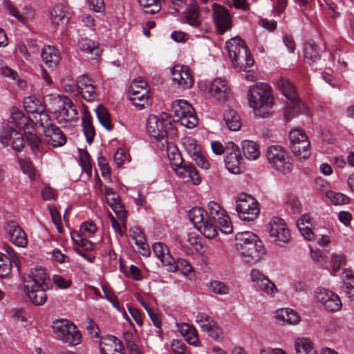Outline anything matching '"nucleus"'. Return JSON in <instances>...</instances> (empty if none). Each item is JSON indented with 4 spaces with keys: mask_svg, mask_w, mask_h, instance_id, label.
<instances>
[{
    "mask_svg": "<svg viewBox=\"0 0 354 354\" xmlns=\"http://www.w3.org/2000/svg\"><path fill=\"white\" fill-rule=\"evenodd\" d=\"M187 150L198 167L203 169H208L209 168V161L203 154L201 147L196 145L194 140H189Z\"/></svg>",
    "mask_w": 354,
    "mask_h": 354,
    "instance_id": "c756f323",
    "label": "nucleus"
},
{
    "mask_svg": "<svg viewBox=\"0 0 354 354\" xmlns=\"http://www.w3.org/2000/svg\"><path fill=\"white\" fill-rule=\"evenodd\" d=\"M346 280L342 286L343 292L351 300L354 301V277L346 274Z\"/></svg>",
    "mask_w": 354,
    "mask_h": 354,
    "instance_id": "bf43d9fd",
    "label": "nucleus"
},
{
    "mask_svg": "<svg viewBox=\"0 0 354 354\" xmlns=\"http://www.w3.org/2000/svg\"><path fill=\"white\" fill-rule=\"evenodd\" d=\"M206 216L207 221L215 227V223L221 217L223 216L225 211L216 202L211 201L208 203V212Z\"/></svg>",
    "mask_w": 354,
    "mask_h": 354,
    "instance_id": "c9c22d12",
    "label": "nucleus"
},
{
    "mask_svg": "<svg viewBox=\"0 0 354 354\" xmlns=\"http://www.w3.org/2000/svg\"><path fill=\"white\" fill-rule=\"evenodd\" d=\"M173 124L171 115L167 113H162L158 117L150 115L147 122V131L148 134L158 142H162V147L167 144V134L172 130Z\"/></svg>",
    "mask_w": 354,
    "mask_h": 354,
    "instance_id": "20e7f679",
    "label": "nucleus"
},
{
    "mask_svg": "<svg viewBox=\"0 0 354 354\" xmlns=\"http://www.w3.org/2000/svg\"><path fill=\"white\" fill-rule=\"evenodd\" d=\"M52 328L57 338L68 345H77L81 342L82 335L76 326L67 319L53 322Z\"/></svg>",
    "mask_w": 354,
    "mask_h": 354,
    "instance_id": "423d86ee",
    "label": "nucleus"
},
{
    "mask_svg": "<svg viewBox=\"0 0 354 354\" xmlns=\"http://www.w3.org/2000/svg\"><path fill=\"white\" fill-rule=\"evenodd\" d=\"M144 12L147 14L154 15L158 13L161 9L160 1L159 0H148L145 4H140Z\"/></svg>",
    "mask_w": 354,
    "mask_h": 354,
    "instance_id": "4d7b16f0",
    "label": "nucleus"
},
{
    "mask_svg": "<svg viewBox=\"0 0 354 354\" xmlns=\"http://www.w3.org/2000/svg\"><path fill=\"white\" fill-rule=\"evenodd\" d=\"M290 148L292 151H299V145L303 140H308L306 134L300 128L292 129L289 133Z\"/></svg>",
    "mask_w": 354,
    "mask_h": 354,
    "instance_id": "58836bf2",
    "label": "nucleus"
},
{
    "mask_svg": "<svg viewBox=\"0 0 354 354\" xmlns=\"http://www.w3.org/2000/svg\"><path fill=\"white\" fill-rule=\"evenodd\" d=\"M171 347V354H191L187 351L186 344L178 339H173Z\"/></svg>",
    "mask_w": 354,
    "mask_h": 354,
    "instance_id": "680f3d73",
    "label": "nucleus"
},
{
    "mask_svg": "<svg viewBox=\"0 0 354 354\" xmlns=\"http://www.w3.org/2000/svg\"><path fill=\"white\" fill-rule=\"evenodd\" d=\"M326 6L328 9V14L334 19L339 15V8L337 4L333 0H324Z\"/></svg>",
    "mask_w": 354,
    "mask_h": 354,
    "instance_id": "0e129e2a",
    "label": "nucleus"
},
{
    "mask_svg": "<svg viewBox=\"0 0 354 354\" xmlns=\"http://www.w3.org/2000/svg\"><path fill=\"white\" fill-rule=\"evenodd\" d=\"M236 248L237 250L249 243L259 241L258 236L250 231L241 232L236 234Z\"/></svg>",
    "mask_w": 354,
    "mask_h": 354,
    "instance_id": "4c0bfd02",
    "label": "nucleus"
},
{
    "mask_svg": "<svg viewBox=\"0 0 354 354\" xmlns=\"http://www.w3.org/2000/svg\"><path fill=\"white\" fill-rule=\"evenodd\" d=\"M9 123L14 124L17 128L23 129L28 124L29 118L21 111L13 109Z\"/></svg>",
    "mask_w": 354,
    "mask_h": 354,
    "instance_id": "a18cd8bd",
    "label": "nucleus"
},
{
    "mask_svg": "<svg viewBox=\"0 0 354 354\" xmlns=\"http://www.w3.org/2000/svg\"><path fill=\"white\" fill-rule=\"evenodd\" d=\"M304 57L309 64H313L319 58V50L316 44L307 42L304 46Z\"/></svg>",
    "mask_w": 354,
    "mask_h": 354,
    "instance_id": "c03bdc74",
    "label": "nucleus"
},
{
    "mask_svg": "<svg viewBox=\"0 0 354 354\" xmlns=\"http://www.w3.org/2000/svg\"><path fill=\"white\" fill-rule=\"evenodd\" d=\"M277 317L288 324H297L301 321L299 313L290 308H281L277 311Z\"/></svg>",
    "mask_w": 354,
    "mask_h": 354,
    "instance_id": "e433bc0d",
    "label": "nucleus"
},
{
    "mask_svg": "<svg viewBox=\"0 0 354 354\" xmlns=\"http://www.w3.org/2000/svg\"><path fill=\"white\" fill-rule=\"evenodd\" d=\"M77 88L78 93L81 95L82 98L86 101H88L87 97L88 96V77L87 75H82L78 77L77 81Z\"/></svg>",
    "mask_w": 354,
    "mask_h": 354,
    "instance_id": "603ef678",
    "label": "nucleus"
},
{
    "mask_svg": "<svg viewBox=\"0 0 354 354\" xmlns=\"http://www.w3.org/2000/svg\"><path fill=\"white\" fill-rule=\"evenodd\" d=\"M3 250L5 253L0 252V277H5L10 274L12 264L17 268L19 267L18 255L14 249L6 243L3 246Z\"/></svg>",
    "mask_w": 354,
    "mask_h": 354,
    "instance_id": "f3484780",
    "label": "nucleus"
},
{
    "mask_svg": "<svg viewBox=\"0 0 354 354\" xmlns=\"http://www.w3.org/2000/svg\"><path fill=\"white\" fill-rule=\"evenodd\" d=\"M71 238L75 244V251L86 260H88V250L86 247L88 238V221L84 222L79 231L71 232Z\"/></svg>",
    "mask_w": 354,
    "mask_h": 354,
    "instance_id": "2eb2a0df",
    "label": "nucleus"
},
{
    "mask_svg": "<svg viewBox=\"0 0 354 354\" xmlns=\"http://www.w3.org/2000/svg\"><path fill=\"white\" fill-rule=\"evenodd\" d=\"M41 57L44 63L50 68H56L61 60L59 50L53 46H44L41 52Z\"/></svg>",
    "mask_w": 354,
    "mask_h": 354,
    "instance_id": "cd10ccee",
    "label": "nucleus"
},
{
    "mask_svg": "<svg viewBox=\"0 0 354 354\" xmlns=\"http://www.w3.org/2000/svg\"><path fill=\"white\" fill-rule=\"evenodd\" d=\"M299 145V151H292L299 159H307L310 155V144L309 140H303Z\"/></svg>",
    "mask_w": 354,
    "mask_h": 354,
    "instance_id": "5fc2aeb1",
    "label": "nucleus"
},
{
    "mask_svg": "<svg viewBox=\"0 0 354 354\" xmlns=\"http://www.w3.org/2000/svg\"><path fill=\"white\" fill-rule=\"evenodd\" d=\"M4 230L9 241L17 247L25 248L28 244L26 234L14 221L6 223Z\"/></svg>",
    "mask_w": 354,
    "mask_h": 354,
    "instance_id": "6ab92c4d",
    "label": "nucleus"
},
{
    "mask_svg": "<svg viewBox=\"0 0 354 354\" xmlns=\"http://www.w3.org/2000/svg\"><path fill=\"white\" fill-rule=\"evenodd\" d=\"M317 301L324 306V309L330 313L339 311L342 306L340 297L335 292L323 288L317 292Z\"/></svg>",
    "mask_w": 354,
    "mask_h": 354,
    "instance_id": "dca6fc26",
    "label": "nucleus"
},
{
    "mask_svg": "<svg viewBox=\"0 0 354 354\" xmlns=\"http://www.w3.org/2000/svg\"><path fill=\"white\" fill-rule=\"evenodd\" d=\"M287 205L293 214H298L301 211V203L295 197H290L287 202Z\"/></svg>",
    "mask_w": 354,
    "mask_h": 354,
    "instance_id": "338daca9",
    "label": "nucleus"
},
{
    "mask_svg": "<svg viewBox=\"0 0 354 354\" xmlns=\"http://www.w3.org/2000/svg\"><path fill=\"white\" fill-rule=\"evenodd\" d=\"M50 216L52 218V221L55 225L57 227V230L59 233L62 232V221H61V217L59 215V213L57 212L56 208L54 207H50L49 208Z\"/></svg>",
    "mask_w": 354,
    "mask_h": 354,
    "instance_id": "69168bd1",
    "label": "nucleus"
},
{
    "mask_svg": "<svg viewBox=\"0 0 354 354\" xmlns=\"http://www.w3.org/2000/svg\"><path fill=\"white\" fill-rule=\"evenodd\" d=\"M167 270L170 272L180 271L184 274H187L193 271V267L189 261L184 259L178 258L175 260L172 257V261L167 262Z\"/></svg>",
    "mask_w": 354,
    "mask_h": 354,
    "instance_id": "473e14b6",
    "label": "nucleus"
},
{
    "mask_svg": "<svg viewBox=\"0 0 354 354\" xmlns=\"http://www.w3.org/2000/svg\"><path fill=\"white\" fill-rule=\"evenodd\" d=\"M225 164L227 170L234 174H239L244 171L243 158L239 147L232 142L226 145V156Z\"/></svg>",
    "mask_w": 354,
    "mask_h": 354,
    "instance_id": "f8f14e48",
    "label": "nucleus"
},
{
    "mask_svg": "<svg viewBox=\"0 0 354 354\" xmlns=\"http://www.w3.org/2000/svg\"><path fill=\"white\" fill-rule=\"evenodd\" d=\"M128 95L129 99L139 109H144L151 103L148 84L142 77H138L132 82Z\"/></svg>",
    "mask_w": 354,
    "mask_h": 354,
    "instance_id": "6e6552de",
    "label": "nucleus"
},
{
    "mask_svg": "<svg viewBox=\"0 0 354 354\" xmlns=\"http://www.w3.org/2000/svg\"><path fill=\"white\" fill-rule=\"evenodd\" d=\"M185 339L190 344L196 345L198 342L196 330L189 324H183L179 328Z\"/></svg>",
    "mask_w": 354,
    "mask_h": 354,
    "instance_id": "49530a36",
    "label": "nucleus"
},
{
    "mask_svg": "<svg viewBox=\"0 0 354 354\" xmlns=\"http://www.w3.org/2000/svg\"><path fill=\"white\" fill-rule=\"evenodd\" d=\"M277 86L286 98L291 103V106H287L286 109V114L288 120L295 116L293 113L294 111L297 114L307 113L308 109L306 106L300 100L295 91L294 85L289 80L280 77L277 81Z\"/></svg>",
    "mask_w": 354,
    "mask_h": 354,
    "instance_id": "39448f33",
    "label": "nucleus"
},
{
    "mask_svg": "<svg viewBox=\"0 0 354 354\" xmlns=\"http://www.w3.org/2000/svg\"><path fill=\"white\" fill-rule=\"evenodd\" d=\"M27 144L30 146L32 153L38 156L41 154L43 151V144L41 139L34 133H26Z\"/></svg>",
    "mask_w": 354,
    "mask_h": 354,
    "instance_id": "37998d69",
    "label": "nucleus"
},
{
    "mask_svg": "<svg viewBox=\"0 0 354 354\" xmlns=\"http://www.w3.org/2000/svg\"><path fill=\"white\" fill-rule=\"evenodd\" d=\"M228 55L234 67L239 71H245L254 64L249 49L239 37H235L226 42Z\"/></svg>",
    "mask_w": 354,
    "mask_h": 354,
    "instance_id": "7ed1b4c3",
    "label": "nucleus"
},
{
    "mask_svg": "<svg viewBox=\"0 0 354 354\" xmlns=\"http://www.w3.org/2000/svg\"><path fill=\"white\" fill-rule=\"evenodd\" d=\"M223 119L225 124L230 131H238L241 129V118L236 111L227 109L223 113Z\"/></svg>",
    "mask_w": 354,
    "mask_h": 354,
    "instance_id": "72a5a7b5",
    "label": "nucleus"
},
{
    "mask_svg": "<svg viewBox=\"0 0 354 354\" xmlns=\"http://www.w3.org/2000/svg\"><path fill=\"white\" fill-rule=\"evenodd\" d=\"M47 279V274L44 269L35 268L31 271L30 274L24 277L23 286H26V290H29L30 288H32L33 286L36 288H44V286H48L46 283Z\"/></svg>",
    "mask_w": 354,
    "mask_h": 354,
    "instance_id": "393cba45",
    "label": "nucleus"
},
{
    "mask_svg": "<svg viewBox=\"0 0 354 354\" xmlns=\"http://www.w3.org/2000/svg\"><path fill=\"white\" fill-rule=\"evenodd\" d=\"M153 250L165 266H167V262L172 261V257L169 253L168 247L165 244L161 242L155 243L153 245Z\"/></svg>",
    "mask_w": 354,
    "mask_h": 354,
    "instance_id": "a19ab883",
    "label": "nucleus"
},
{
    "mask_svg": "<svg viewBox=\"0 0 354 354\" xmlns=\"http://www.w3.org/2000/svg\"><path fill=\"white\" fill-rule=\"evenodd\" d=\"M326 196L334 205L347 204L350 201L349 197L346 195L333 191H328Z\"/></svg>",
    "mask_w": 354,
    "mask_h": 354,
    "instance_id": "3c124183",
    "label": "nucleus"
},
{
    "mask_svg": "<svg viewBox=\"0 0 354 354\" xmlns=\"http://www.w3.org/2000/svg\"><path fill=\"white\" fill-rule=\"evenodd\" d=\"M196 321L199 324L201 328L206 331L215 323V322L208 315L199 313L196 316Z\"/></svg>",
    "mask_w": 354,
    "mask_h": 354,
    "instance_id": "6e6d98bb",
    "label": "nucleus"
},
{
    "mask_svg": "<svg viewBox=\"0 0 354 354\" xmlns=\"http://www.w3.org/2000/svg\"><path fill=\"white\" fill-rule=\"evenodd\" d=\"M3 6L10 15L24 24L32 21L35 17V10L30 6H25L21 11H19L11 1L4 0Z\"/></svg>",
    "mask_w": 354,
    "mask_h": 354,
    "instance_id": "4be33fe9",
    "label": "nucleus"
},
{
    "mask_svg": "<svg viewBox=\"0 0 354 354\" xmlns=\"http://www.w3.org/2000/svg\"><path fill=\"white\" fill-rule=\"evenodd\" d=\"M106 201L118 218L124 225L127 219V214L120 196L117 194H113L111 197H107Z\"/></svg>",
    "mask_w": 354,
    "mask_h": 354,
    "instance_id": "2f4dec72",
    "label": "nucleus"
},
{
    "mask_svg": "<svg viewBox=\"0 0 354 354\" xmlns=\"http://www.w3.org/2000/svg\"><path fill=\"white\" fill-rule=\"evenodd\" d=\"M267 231L273 241L279 244L287 243L291 238L290 232L285 221L279 217H274L266 225Z\"/></svg>",
    "mask_w": 354,
    "mask_h": 354,
    "instance_id": "ddd939ff",
    "label": "nucleus"
},
{
    "mask_svg": "<svg viewBox=\"0 0 354 354\" xmlns=\"http://www.w3.org/2000/svg\"><path fill=\"white\" fill-rule=\"evenodd\" d=\"M248 100L256 116L268 118L272 115L274 98L272 88L268 84L261 82L250 87Z\"/></svg>",
    "mask_w": 354,
    "mask_h": 354,
    "instance_id": "f257e3e1",
    "label": "nucleus"
},
{
    "mask_svg": "<svg viewBox=\"0 0 354 354\" xmlns=\"http://www.w3.org/2000/svg\"><path fill=\"white\" fill-rule=\"evenodd\" d=\"M0 142L3 147L10 146L17 152H20L24 147L22 134L10 125L0 131Z\"/></svg>",
    "mask_w": 354,
    "mask_h": 354,
    "instance_id": "4468645a",
    "label": "nucleus"
},
{
    "mask_svg": "<svg viewBox=\"0 0 354 354\" xmlns=\"http://www.w3.org/2000/svg\"><path fill=\"white\" fill-rule=\"evenodd\" d=\"M95 113L100 124L106 129L111 130L113 127L108 111L102 105H99L95 109Z\"/></svg>",
    "mask_w": 354,
    "mask_h": 354,
    "instance_id": "de8ad7c7",
    "label": "nucleus"
},
{
    "mask_svg": "<svg viewBox=\"0 0 354 354\" xmlns=\"http://www.w3.org/2000/svg\"><path fill=\"white\" fill-rule=\"evenodd\" d=\"M172 80L183 89H188L194 84V77L187 66L176 65L171 70Z\"/></svg>",
    "mask_w": 354,
    "mask_h": 354,
    "instance_id": "aec40b11",
    "label": "nucleus"
},
{
    "mask_svg": "<svg viewBox=\"0 0 354 354\" xmlns=\"http://www.w3.org/2000/svg\"><path fill=\"white\" fill-rule=\"evenodd\" d=\"M186 22L193 26L198 27L201 24L200 10L196 1H192L184 12Z\"/></svg>",
    "mask_w": 354,
    "mask_h": 354,
    "instance_id": "7c9ffc66",
    "label": "nucleus"
},
{
    "mask_svg": "<svg viewBox=\"0 0 354 354\" xmlns=\"http://www.w3.org/2000/svg\"><path fill=\"white\" fill-rule=\"evenodd\" d=\"M242 150L245 157L250 160L258 159L261 155L259 145L252 140L242 142Z\"/></svg>",
    "mask_w": 354,
    "mask_h": 354,
    "instance_id": "f704fd0d",
    "label": "nucleus"
},
{
    "mask_svg": "<svg viewBox=\"0 0 354 354\" xmlns=\"http://www.w3.org/2000/svg\"><path fill=\"white\" fill-rule=\"evenodd\" d=\"M238 252L247 263L251 264L260 261L265 254L263 243L260 240L243 246Z\"/></svg>",
    "mask_w": 354,
    "mask_h": 354,
    "instance_id": "412c9836",
    "label": "nucleus"
},
{
    "mask_svg": "<svg viewBox=\"0 0 354 354\" xmlns=\"http://www.w3.org/2000/svg\"><path fill=\"white\" fill-rule=\"evenodd\" d=\"M208 288L210 292L217 295H224L230 292V288L225 283L218 280L211 281Z\"/></svg>",
    "mask_w": 354,
    "mask_h": 354,
    "instance_id": "8fccbe9b",
    "label": "nucleus"
},
{
    "mask_svg": "<svg viewBox=\"0 0 354 354\" xmlns=\"http://www.w3.org/2000/svg\"><path fill=\"white\" fill-rule=\"evenodd\" d=\"M209 329L206 330L209 336L216 340H218L223 337L222 329L215 322Z\"/></svg>",
    "mask_w": 354,
    "mask_h": 354,
    "instance_id": "774afa93",
    "label": "nucleus"
},
{
    "mask_svg": "<svg viewBox=\"0 0 354 354\" xmlns=\"http://www.w3.org/2000/svg\"><path fill=\"white\" fill-rule=\"evenodd\" d=\"M346 263V257L344 254H333L331 257V264L333 270L337 271L341 266H345Z\"/></svg>",
    "mask_w": 354,
    "mask_h": 354,
    "instance_id": "e2e57ef3",
    "label": "nucleus"
},
{
    "mask_svg": "<svg viewBox=\"0 0 354 354\" xmlns=\"http://www.w3.org/2000/svg\"><path fill=\"white\" fill-rule=\"evenodd\" d=\"M209 93L211 96L217 100L224 101L230 95V89L225 80L221 78H216L211 83Z\"/></svg>",
    "mask_w": 354,
    "mask_h": 354,
    "instance_id": "a878e982",
    "label": "nucleus"
},
{
    "mask_svg": "<svg viewBox=\"0 0 354 354\" xmlns=\"http://www.w3.org/2000/svg\"><path fill=\"white\" fill-rule=\"evenodd\" d=\"M250 278L252 281L256 283L259 290L269 295H274L278 292L275 284L259 270L255 269L252 270Z\"/></svg>",
    "mask_w": 354,
    "mask_h": 354,
    "instance_id": "5701e85b",
    "label": "nucleus"
},
{
    "mask_svg": "<svg viewBox=\"0 0 354 354\" xmlns=\"http://www.w3.org/2000/svg\"><path fill=\"white\" fill-rule=\"evenodd\" d=\"M213 19L220 35L232 28V19L228 10L217 3L213 4Z\"/></svg>",
    "mask_w": 354,
    "mask_h": 354,
    "instance_id": "a211bd4d",
    "label": "nucleus"
},
{
    "mask_svg": "<svg viewBox=\"0 0 354 354\" xmlns=\"http://www.w3.org/2000/svg\"><path fill=\"white\" fill-rule=\"evenodd\" d=\"M78 161L82 171L88 176V153L86 149L78 148Z\"/></svg>",
    "mask_w": 354,
    "mask_h": 354,
    "instance_id": "13d9d810",
    "label": "nucleus"
},
{
    "mask_svg": "<svg viewBox=\"0 0 354 354\" xmlns=\"http://www.w3.org/2000/svg\"><path fill=\"white\" fill-rule=\"evenodd\" d=\"M207 212L200 207H193L188 213L190 221L206 238L212 239L216 237L218 232L210 225L206 218Z\"/></svg>",
    "mask_w": 354,
    "mask_h": 354,
    "instance_id": "9d476101",
    "label": "nucleus"
},
{
    "mask_svg": "<svg viewBox=\"0 0 354 354\" xmlns=\"http://www.w3.org/2000/svg\"><path fill=\"white\" fill-rule=\"evenodd\" d=\"M267 159L272 168L287 174L292 170V165L286 150L279 145H272L266 151Z\"/></svg>",
    "mask_w": 354,
    "mask_h": 354,
    "instance_id": "1a4fd4ad",
    "label": "nucleus"
},
{
    "mask_svg": "<svg viewBox=\"0 0 354 354\" xmlns=\"http://www.w3.org/2000/svg\"><path fill=\"white\" fill-rule=\"evenodd\" d=\"M24 106L27 113L36 114L44 110L41 101L33 96H28L24 99Z\"/></svg>",
    "mask_w": 354,
    "mask_h": 354,
    "instance_id": "79ce46f5",
    "label": "nucleus"
},
{
    "mask_svg": "<svg viewBox=\"0 0 354 354\" xmlns=\"http://www.w3.org/2000/svg\"><path fill=\"white\" fill-rule=\"evenodd\" d=\"M171 110L176 118V122L188 129L195 127L198 119L193 107L185 100H176L173 102Z\"/></svg>",
    "mask_w": 354,
    "mask_h": 354,
    "instance_id": "0eeeda50",
    "label": "nucleus"
},
{
    "mask_svg": "<svg viewBox=\"0 0 354 354\" xmlns=\"http://www.w3.org/2000/svg\"><path fill=\"white\" fill-rule=\"evenodd\" d=\"M1 75L4 77L10 78L14 82H16L18 86L21 88H25L26 86V82L19 77L17 71L8 66H4L1 68Z\"/></svg>",
    "mask_w": 354,
    "mask_h": 354,
    "instance_id": "09e8293b",
    "label": "nucleus"
},
{
    "mask_svg": "<svg viewBox=\"0 0 354 354\" xmlns=\"http://www.w3.org/2000/svg\"><path fill=\"white\" fill-rule=\"evenodd\" d=\"M19 165L24 174L32 178L35 175V170L32 161L28 158L19 159Z\"/></svg>",
    "mask_w": 354,
    "mask_h": 354,
    "instance_id": "052dcab7",
    "label": "nucleus"
},
{
    "mask_svg": "<svg viewBox=\"0 0 354 354\" xmlns=\"http://www.w3.org/2000/svg\"><path fill=\"white\" fill-rule=\"evenodd\" d=\"M71 17L70 9L63 3L56 4L50 12V19L55 25H66Z\"/></svg>",
    "mask_w": 354,
    "mask_h": 354,
    "instance_id": "bb28decb",
    "label": "nucleus"
},
{
    "mask_svg": "<svg viewBox=\"0 0 354 354\" xmlns=\"http://www.w3.org/2000/svg\"><path fill=\"white\" fill-rule=\"evenodd\" d=\"M48 286L36 288L34 286L26 290V286H23V290L30 301L37 306H43L47 301L46 290Z\"/></svg>",
    "mask_w": 354,
    "mask_h": 354,
    "instance_id": "c85d7f7f",
    "label": "nucleus"
},
{
    "mask_svg": "<svg viewBox=\"0 0 354 354\" xmlns=\"http://www.w3.org/2000/svg\"><path fill=\"white\" fill-rule=\"evenodd\" d=\"M215 230L218 228L224 234H230L232 232V225L228 216L225 213L223 216L215 223Z\"/></svg>",
    "mask_w": 354,
    "mask_h": 354,
    "instance_id": "864d4df0",
    "label": "nucleus"
},
{
    "mask_svg": "<svg viewBox=\"0 0 354 354\" xmlns=\"http://www.w3.org/2000/svg\"><path fill=\"white\" fill-rule=\"evenodd\" d=\"M295 348L296 354H316L313 342L308 338H297Z\"/></svg>",
    "mask_w": 354,
    "mask_h": 354,
    "instance_id": "ea45409f",
    "label": "nucleus"
},
{
    "mask_svg": "<svg viewBox=\"0 0 354 354\" xmlns=\"http://www.w3.org/2000/svg\"><path fill=\"white\" fill-rule=\"evenodd\" d=\"M49 109L53 113L59 124H66L70 121L77 119V111L70 98L58 94L46 96Z\"/></svg>",
    "mask_w": 354,
    "mask_h": 354,
    "instance_id": "f03ea898",
    "label": "nucleus"
},
{
    "mask_svg": "<svg viewBox=\"0 0 354 354\" xmlns=\"http://www.w3.org/2000/svg\"><path fill=\"white\" fill-rule=\"evenodd\" d=\"M239 217L246 221H252L259 214L258 202L251 196L239 195L236 205Z\"/></svg>",
    "mask_w": 354,
    "mask_h": 354,
    "instance_id": "9b49d317",
    "label": "nucleus"
},
{
    "mask_svg": "<svg viewBox=\"0 0 354 354\" xmlns=\"http://www.w3.org/2000/svg\"><path fill=\"white\" fill-rule=\"evenodd\" d=\"M44 131L46 142L52 147H59L66 144L67 141L66 136L55 124H47Z\"/></svg>",
    "mask_w": 354,
    "mask_h": 354,
    "instance_id": "b1692460",
    "label": "nucleus"
}]
</instances>
